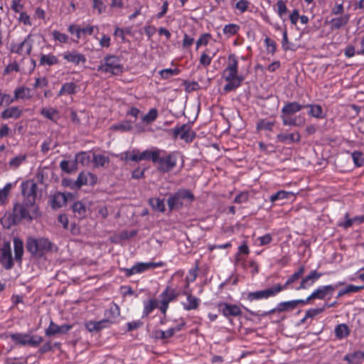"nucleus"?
<instances>
[{
	"mask_svg": "<svg viewBox=\"0 0 364 364\" xmlns=\"http://www.w3.org/2000/svg\"><path fill=\"white\" fill-rule=\"evenodd\" d=\"M238 60L235 54H230L228 59V65L223 76L228 83L224 87L225 92H231L240 86L243 77L238 75Z\"/></svg>",
	"mask_w": 364,
	"mask_h": 364,
	"instance_id": "1",
	"label": "nucleus"
},
{
	"mask_svg": "<svg viewBox=\"0 0 364 364\" xmlns=\"http://www.w3.org/2000/svg\"><path fill=\"white\" fill-rule=\"evenodd\" d=\"M41 216L38 205L29 206L25 202L16 203L14 206L13 213L9 216V220L13 225L19 223L22 220L32 221Z\"/></svg>",
	"mask_w": 364,
	"mask_h": 364,
	"instance_id": "2",
	"label": "nucleus"
},
{
	"mask_svg": "<svg viewBox=\"0 0 364 364\" xmlns=\"http://www.w3.org/2000/svg\"><path fill=\"white\" fill-rule=\"evenodd\" d=\"M194 200L195 196L191 191L181 188L168 197L167 205L170 211L178 210L184 205L190 204Z\"/></svg>",
	"mask_w": 364,
	"mask_h": 364,
	"instance_id": "3",
	"label": "nucleus"
},
{
	"mask_svg": "<svg viewBox=\"0 0 364 364\" xmlns=\"http://www.w3.org/2000/svg\"><path fill=\"white\" fill-rule=\"evenodd\" d=\"M53 243L47 238L29 237L26 241V250L32 256L42 257L52 250Z\"/></svg>",
	"mask_w": 364,
	"mask_h": 364,
	"instance_id": "4",
	"label": "nucleus"
},
{
	"mask_svg": "<svg viewBox=\"0 0 364 364\" xmlns=\"http://www.w3.org/2000/svg\"><path fill=\"white\" fill-rule=\"evenodd\" d=\"M97 71L119 75L123 73L124 67L121 64V59L119 56L107 55L97 67Z\"/></svg>",
	"mask_w": 364,
	"mask_h": 364,
	"instance_id": "5",
	"label": "nucleus"
},
{
	"mask_svg": "<svg viewBox=\"0 0 364 364\" xmlns=\"http://www.w3.org/2000/svg\"><path fill=\"white\" fill-rule=\"evenodd\" d=\"M179 153L172 151L167 154L165 151L161 154H157L156 164H159L158 170L163 173H168L176 166L179 156Z\"/></svg>",
	"mask_w": 364,
	"mask_h": 364,
	"instance_id": "6",
	"label": "nucleus"
},
{
	"mask_svg": "<svg viewBox=\"0 0 364 364\" xmlns=\"http://www.w3.org/2000/svg\"><path fill=\"white\" fill-rule=\"evenodd\" d=\"M21 193L23 196V201L29 206L37 205L36 204L37 196V184L33 180H28L21 183Z\"/></svg>",
	"mask_w": 364,
	"mask_h": 364,
	"instance_id": "7",
	"label": "nucleus"
},
{
	"mask_svg": "<svg viewBox=\"0 0 364 364\" xmlns=\"http://www.w3.org/2000/svg\"><path fill=\"white\" fill-rule=\"evenodd\" d=\"M10 338L18 345H28L32 347L38 346L43 341L41 336L21 333H11Z\"/></svg>",
	"mask_w": 364,
	"mask_h": 364,
	"instance_id": "8",
	"label": "nucleus"
},
{
	"mask_svg": "<svg viewBox=\"0 0 364 364\" xmlns=\"http://www.w3.org/2000/svg\"><path fill=\"white\" fill-rule=\"evenodd\" d=\"M279 292H281V288L274 285L264 290L248 293L247 295V299L250 301H252L254 300L268 299L269 297L274 296Z\"/></svg>",
	"mask_w": 364,
	"mask_h": 364,
	"instance_id": "9",
	"label": "nucleus"
},
{
	"mask_svg": "<svg viewBox=\"0 0 364 364\" xmlns=\"http://www.w3.org/2000/svg\"><path fill=\"white\" fill-rule=\"evenodd\" d=\"M172 132L174 138L179 137L186 142H191L196 136L195 132L191 130V125L188 124L176 127Z\"/></svg>",
	"mask_w": 364,
	"mask_h": 364,
	"instance_id": "10",
	"label": "nucleus"
},
{
	"mask_svg": "<svg viewBox=\"0 0 364 364\" xmlns=\"http://www.w3.org/2000/svg\"><path fill=\"white\" fill-rule=\"evenodd\" d=\"M299 304L304 305L306 304L304 299H297V300H292V301H284L278 304L276 308L270 310L265 314H273L274 312H285V311H290L292 310H294L297 308Z\"/></svg>",
	"mask_w": 364,
	"mask_h": 364,
	"instance_id": "11",
	"label": "nucleus"
},
{
	"mask_svg": "<svg viewBox=\"0 0 364 364\" xmlns=\"http://www.w3.org/2000/svg\"><path fill=\"white\" fill-rule=\"evenodd\" d=\"M338 287V284L320 287L316 289L309 297H307L306 299H304L306 304L312 299H323L328 294H332V293Z\"/></svg>",
	"mask_w": 364,
	"mask_h": 364,
	"instance_id": "12",
	"label": "nucleus"
},
{
	"mask_svg": "<svg viewBox=\"0 0 364 364\" xmlns=\"http://www.w3.org/2000/svg\"><path fill=\"white\" fill-rule=\"evenodd\" d=\"M32 50V41L30 36H28L21 43L11 46V52L20 55H28Z\"/></svg>",
	"mask_w": 364,
	"mask_h": 364,
	"instance_id": "13",
	"label": "nucleus"
},
{
	"mask_svg": "<svg viewBox=\"0 0 364 364\" xmlns=\"http://www.w3.org/2000/svg\"><path fill=\"white\" fill-rule=\"evenodd\" d=\"M0 263L6 269H10L14 266L11 247L9 242H5L3 247L0 248Z\"/></svg>",
	"mask_w": 364,
	"mask_h": 364,
	"instance_id": "14",
	"label": "nucleus"
},
{
	"mask_svg": "<svg viewBox=\"0 0 364 364\" xmlns=\"http://www.w3.org/2000/svg\"><path fill=\"white\" fill-rule=\"evenodd\" d=\"M303 108H304V105L299 104L297 102H287L285 103L284 106L282 107L281 110L280 117L284 121V119L290 118V116L299 112Z\"/></svg>",
	"mask_w": 364,
	"mask_h": 364,
	"instance_id": "15",
	"label": "nucleus"
},
{
	"mask_svg": "<svg viewBox=\"0 0 364 364\" xmlns=\"http://www.w3.org/2000/svg\"><path fill=\"white\" fill-rule=\"evenodd\" d=\"M323 273L318 272L316 270L311 271L310 273L302 278L300 285L296 288V290L299 291L301 289H305L312 286L313 284L318 280L321 276Z\"/></svg>",
	"mask_w": 364,
	"mask_h": 364,
	"instance_id": "16",
	"label": "nucleus"
},
{
	"mask_svg": "<svg viewBox=\"0 0 364 364\" xmlns=\"http://www.w3.org/2000/svg\"><path fill=\"white\" fill-rule=\"evenodd\" d=\"M97 176L90 172H81L79 173L75 185L77 188H80L84 185L93 186L97 183Z\"/></svg>",
	"mask_w": 364,
	"mask_h": 364,
	"instance_id": "17",
	"label": "nucleus"
},
{
	"mask_svg": "<svg viewBox=\"0 0 364 364\" xmlns=\"http://www.w3.org/2000/svg\"><path fill=\"white\" fill-rule=\"evenodd\" d=\"M219 311L225 317L239 316L242 314L240 306L235 304L222 303L219 305Z\"/></svg>",
	"mask_w": 364,
	"mask_h": 364,
	"instance_id": "18",
	"label": "nucleus"
},
{
	"mask_svg": "<svg viewBox=\"0 0 364 364\" xmlns=\"http://www.w3.org/2000/svg\"><path fill=\"white\" fill-rule=\"evenodd\" d=\"M71 328V325L64 324L58 326L51 321L48 328L46 330V335L48 336H52L56 334L65 333Z\"/></svg>",
	"mask_w": 364,
	"mask_h": 364,
	"instance_id": "19",
	"label": "nucleus"
},
{
	"mask_svg": "<svg viewBox=\"0 0 364 364\" xmlns=\"http://www.w3.org/2000/svg\"><path fill=\"white\" fill-rule=\"evenodd\" d=\"M277 139L279 142L287 144L299 143L301 141V135L297 131L291 134L279 133L277 136Z\"/></svg>",
	"mask_w": 364,
	"mask_h": 364,
	"instance_id": "20",
	"label": "nucleus"
},
{
	"mask_svg": "<svg viewBox=\"0 0 364 364\" xmlns=\"http://www.w3.org/2000/svg\"><path fill=\"white\" fill-rule=\"evenodd\" d=\"M63 58L68 62L72 63L76 65L85 63L87 60L83 54L77 53L76 50L65 52L63 54Z\"/></svg>",
	"mask_w": 364,
	"mask_h": 364,
	"instance_id": "21",
	"label": "nucleus"
},
{
	"mask_svg": "<svg viewBox=\"0 0 364 364\" xmlns=\"http://www.w3.org/2000/svg\"><path fill=\"white\" fill-rule=\"evenodd\" d=\"M343 360L348 364H360L364 360V351H355L352 353L346 354Z\"/></svg>",
	"mask_w": 364,
	"mask_h": 364,
	"instance_id": "22",
	"label": "nucleus"
},
{
	"mask_svg": "<svg viewBox=\"0 0 364 364\" xmlns=\"http://www.w3.org/2000/svg\"><path fill=\"white\" fill-rule=\"evenodd\" d=\"M350 15L344 14L338 18H333L331 20L330 23L331 26V29H339L343 26H345L349 21Z\"/></svg>",
	"mask_w": 364,
	"mask_h": 364,
	"instance_id": "23",
	"label": "nucleus"
},
{
	"mask_svg": "<svg viewBox=\"0 0 364 364\" xmlns=\"http://www.w3.org/2000/svg\"><path fill=\"white\" fill-rule=\"evenodd\" d=\"M78 86L74 83V82H66V83H64L58 94V96L60 97V96H62L63 95H75L77 91H78Z\"/></svg>",
	"mask_w": 364,
	"mask_h": 364,
	"instance_id": "24",
	"label": "nucleus"
},
{
	"mask_svg": "<svg viewBox=\"0 0 364 364\" xmlns=\"http://www.w3.org/2000/svg\"><path fill=\"white\" fill-rule=\"evenodd\" d=\"M164 151L156 149L155 151L146 150L139 154V159L142 160H151L154 164H156L157 154H161Z\"/></svg>",
	"mask_w": 364,
	"mask_h": 364,
	"instance_id": "25",
	"label": "nucleus"
},
{
	"mask_svg": "<svg viewBox=\"0 0 364 364\" xmlns=\"http://www.w3.org/2000/svg\"><path fill=\"white\" fill-rule=\"evenodd\" d=\"M183 294L187 296V303L183 304V307L186 310L190 311L196 309L198 307L200 300L191 294L184 291Z\"/></svg>",
	"mask_w": 364,
	"mask_h": 364,
	"instance_id": "26",
	"label": "nucleus"
},
{
	"mask_svg": "<svg viewBox=\"0 0 364 364\" xmlns=\"http://www.w3.org/2000/svg\"><path fill=\"white\" fill-rule=\"evenodd\" d=\"M283 124L285 126H292V127H303L305 123L306 120L304 117H301V115L296 116L294 117H290L289 119H284L282 122Z\"/></svg>",
	"mask_w": 364,
	"mask_h": 364,
	"instance_id": "27",
	"label": "nucleus"
},
{
	"mask_svg": "<svg viewBox=\"0 0 364 364\" xmlns=\"http://www.w3.org/2000/svg\"><path fill=\"white\" fill-rule=\"evenodd\" d=\"M21 114L22 112L18 107H11L6 109L4 112H2L1 114V117L3 119H17L21 117Z\"/></svg>",
	"mask_w": 364,
	"mask_h": 364,
	"instance_id": "28",
	"label": "nucleus"
},
{
	"mask_svg": "<svg viewBox=\"0 0 364 364\" xmlns=\"http://www.w3.org/2000/svg\"><path fill=\"white\" fill-rule=\"evenodd\" d=\"M67 203V198L65 193H58L53 196L52 199V208L57 209L61 208Z\"/></svg>",
	"mask_w": 364,
	"mask_h": 364,
	"instance_id": "29",
	"label": "nucleus"
},
{
	"mask_svg": "<svg viewBox=\"0 0 364 364\" xmlns=\"http://www.w3.org/2000/svg\"><path fill=\"white\" fill-rule=\"evenodd\" d=\"M305 107H309V114L313 117L318 118V119H322L324 117V115L323 114V109L321 105H304Z\"/></svg>",
	"mask_w": 364,
	"mask_h": 364,
	"instance_id": "30",
	"label": "nucleus"
},
{
	"mask_svg": "<svg viewBox=\"0 0 364 364\" xmlns=\"http://www.w3.org/2000/svg\"><path fill=\"white\" fill-rule=\"evenodd\" d=\"M14 95L16 100L30 99L31 98V90L23 86L18 87L14 90Z\"/></svg>",
	"mask_w": 364,
	"mask_h": 364,
	"instance_id": "31",
	"label": "nucleus"
},
{
	"mask_svg": "<svg viewBox=\"0 0 364 364\" xmlns=\"http://www.w3.org/2000/svg\"><path fill=\"white\" fill-rule=\"evenodd\" d=\"M163 265L162 262H139L136 264L134 266L136 269L137 273L143 272L147 269L155 268L157 267H161Z\"/></svg>",
	"mask_w": 364,
	"mask_h": 364,
	"instance_id": "32",
	"label": "nucleus"
},
{
	"mask_svg": "<svg viewBox=\"0 0 364 364\" xmlns=\"http://www.w3.org/2000/svg\"><path fill=\"white\" fill-rule=\"evenodd\" d=\"M75 164H80L82 166H88L91 161V158L87 152L82 151L75 155Z\"/></svg>",
	"mask_w": 364,
	"mask_h": 364,
	"instance_id": "33",
	"label": "nucleus"
},
{
	"mask_svg": "<svg viewBox=\"0 0 364 364\" xmlns=\"http://www.w3.org/2000/svg\"><path fill=\"white\" fill-rule=\"evenodd\" d=\"M59 63L58 59L53 55L42 54L40 58L41 65H53Z\"/></svg>",
	"mask_w": 364,
	"mask_h": 364,
	"instance_id": "34",
	"label": "nucleus"
},
{
	"mask_svg": "<svg viewBox=\"0 0 364 364\" xmlns=\"http://www.w3.org/2000/svg\"><path fill=\"white\" fill-rule=\"evenodd\" d=\"M14 244L15 258L16 260L21 261L23 253V243L20 239L15 238Z\"/></svg>",
	"mask_w": 364,
	"mask_h": 364,
	"instance_id": "35",
	"label": "nucleus"
},
{
	"mask_svg": "<svg viewBox=\"0 0 364 364\" xmlns=\"http://www.w3.org/2000/svg\"><path fill=\"white\" fill-rule=\"evenodd\" d=\"M73 210L75 214H77L79 218H82L85 216L87 208L85 205L80 202L77 201L73 205Z\"/></svg>",
	"mask_w": 364,
	"mask_h": 364,
	"instance_id": "36",
	"label": "nucleus"
},
{
	"mask_svg": "<svg viewBox=\"0 0 364 364\" xmlns=\"http://www.w3.org/2000/svg\"><path fill=\"white\" fill-rule=\"evenodd\" d=\"M158 307V301L156 299H150L144 303L142 318L146 317L156 308Z\"/></svg>",
	"mask_w": 364,
	"mask_h": 364,
	"instance_id": "37",
	"label": "nucleus"
},
{
	"mask_svg": "<svg viewBox=\"0 0 364 364\" xmlns=\"http://www.w3.org/2000/svg\"><path fill=\"white\" fill-rule=\"evenodd\" d=\"M92 161L95 167H103L105 164L109 163V159L107 156L104 155L93 154Z\"/></svg>",
	"mask_w": 364,
	"mask_h": 364,
	"instance_id": "38",
	"label": "nucleus"
},
{
	"mask_svg": "<svg viewBox=\"0 0 364 364\" xmlns=\"http://www.w3.org/2000/svg\"><path fill=\"white\" fill-rule=\"evenodd\" d=\"M60 167L64 172L70 173L77 170L76 164L75 161H68L63 160L60 164Z\"/></svg>",
	"mask_w": 364,
	"mask_h": 364,
	"instance_id": "39",
	"label": "nucleus"
},
{
	"mask_svg": "<svg viewBox=\"0 0 364 364\" xmlns=\"http://www.w3.org/2000/svg\"><path fill=\"white\" fill-rule=\"evenodd\" d=\"M149 204L155 210H158L161 213L165 211V204L162 199L159 198H151L149 200Z\"/></svg>",
	"mask_w": 364,
	"mask_h": 364,
	"instance_id": "40",
	"label": "nucleus"
},
{
	"mask_svg": "<svg viewBox=\"0 0 364 364\" xmlns=\"http://www.w3.org/2000/svg\"><path fill=\"white\" fill-rule=\"evenodd\" d=\"M160 296L162 301H166V302L169 304L176 298L177 294L173 289H170L167 287L166 290L161 293Z\"/></svg>",
	"mask_w": 364,
	"mask_h": 364,
	"instance_id": "41",
	"label": "nucleus"
},
{
	"mask_svg": "<svg viewBox=\"0 0 364 364\" xmlns=\"http://www.w3.org/2000/svg\"><path fill=\"white\" fill-rule=\"evenodd\" d=\"M293 196L291 192H287L285 191H279L277 193L272 194L270 196V201L274 203L277 200H281L285 198H289V196Z\"/></svg>",
	"mask_w": 364,
	"mask_h": 364,
	"instance_id": "42",
	"label": "nucleus"
},
{
	"mask_svg": "<svg viewBox=\"0 0 364 364\" xmlns=\"http://www.w3.org/2000/svg\"><path fill=\"white\" fill-rule=\"evenodd\" d=\"M335 334L338 338L347 336L349 334L348 327L344 323L338 325L335 328Z\"/></svg>",
	"mask_w": 364,
	"mask_h": 364,
	"instance_id": "43",
	"label": "nucleus"
},
{
	"mask_svg": "<svg viewBox=\"0 0 364 364\" xmlns=\"http://www.w3.org/2000/svg\"><path fill=\"white\" fill-rule=\"evenodd\" d=\"M274 125V121H267L266 119H262L257 124V129L258 130H266L272 131Z\"/></svg>",
	"mask_w": 364,
	"mask_h": 364,
	"instance_id": "44",
	"label": "nucleus"
},
{
	"mask_svg": "<svg viewBox=\"0 0 364 364\" xmlns=\"http://www.w3.org/2000/svg\"><path fill=\"white\" fill-rule=\"evenodd\" d=\"M179 73H180V70L178 68H174V69L166 68V69L161 70L159 72V74H160L161 78L167 80L172 76L178 75Z\"/></svg>",
	"mask_w": 364,
	"mask_h": 364,
	"instance_id": "45",
	"label": "nucleus"
},
{
	"mask_svg": "<svg viewBox=\"0 0 364 364\" xmlns=\"http://www.w3.org/2000/svg\"><path fill=\"white\" fill-rule=\"evenodd\" d=\"M240 30V26L235 23H230L225 25L223 28V33L228 36H233L237 33Z\"/></svg>",
	"mask_w": 364,
	"mask_h": 364,
	"instance_id": "46",
	"label": "nucleus"
},
{
	"mask_svg": "<svg viewBox=\"0 0 364 364\" xmlns=\"http://www.w3.org/2000/svg\"><path fill=\"white\" fill-rule=\"evenodd\" d=\"M198 268V261H196L195 267L189 270L188 274L186 278L187 287L189 285L190 282H194L197 278Z\"/></svg>",
	"mask_w": 364,
	"mask_h": 364,
	"instance_id": "47",
	"label": "nucleus"
},
{
	"mask_svg": "<svg viewBox=\"0 0 364 364\" xmlns=\"http://www.w3.org/2000/svg\"><path fill=\"white\" fill-rule=\"evenodd\" d=\"M299 279H300V277L294 272L293 274H291L288 278V279L287 280V282H285V284L284 285L278 284H277L275 286L276 287H279L281 288V291H282L289 288V287L290 285H291L292 284H294L296 282H297Z\"/></svg>",
	"mask_w": 364,
	"mask_h": 364,
	"instance_id": "48",
	"label": "nucleus"
},
{
	"mask_svg": "<svg viewBox=\"0 0 364 364\" xmlns=\"http://www.w3.org/2000/svg\"><path fill=\"white\" fill-rule=\"evenodd\" d=\"M352 158L355 165L358 167L364 166V154L360 151H354Z\"/></svg>",
	"mask_w": 364,
	"mask_h": 364,
	"instance_id": "49",
	"label": "nucleus"
},
{
	"mask_svg": "<svg viewBox=\"0 0 364 364\" xmlns=\"http://www.w3.org/2000/svg\"><path fill=\"white\" fill-rule=\"evenodd\" d=\"M92 8L97 11L98 14L105 12L107 6L102 0H92Z\"/></svg>",
	"mask_w": 364,
	"mask_h": 364,
	"instance_id": "50",
	"label": "nucleus"
},
{
	"mask_svg": "<svg viewBox=\"0 0 364 364\" xmlns=\"http://www.w3.org/2000/svg\"><path fill=\"white\" fill-rule=\"evenodd\" d=\"M264 43L267 47V53H271L272 55L274 54V53L276 52V49H277L276 42L274 40L271 39L270 38L266 37L264 38Z\"/></svg>",
	"mask_w": 364,
	"mask_h": 364,
	"instance_id": "51",
	"label": "nucleus"
},
{
	"mask_svg": "<svg viewBox=\"0 0 364 364\" xmlns=\"http://www.w3.org/2000/svg\"><path fill=\"white\" fill-rule=\"evenodd\" d=\"M26 155H18L9 161V166L12 168H18L24 161H26Z\"/></svg>",
	"mask_w": 364,
	"mask_h": 364,
	"instance_id": "52",
	"label": "nucleus"
},
{
	"mask_svg": "<svg viewBox=\"0 0 364 364\" xmlns=\"http://www.w3.org/2000/svg\"><path fill=\"white\" fill-rule=\"evenodd\" d=\"M155 335L156 338L166 339L173 336V330L171 328H169L166 331L159 330L156 331Z\"/></svg>",
	"mask_w": 364,
	"mask_h": 364,
	"instance_id": "53",
	"label": "nucleus"
},
{
	"mask_svg": "<svg viewBox=\"0 0 364 364\" xmlns=\"http://www.w3.org/2000/svg\"><path fill=\"white\" fill-rule=\"evenodd\" d=\"M157 114V110L156 109H151L143 117L142 120L146 123H151L156 119Z\"/></svg>",
	"mask_w": 364,
	"mask_h": 364,
	"instance_id": "54",
	"label": "nucleus"
},
{
	"mask_svg": "<svg viewBox=\"0 0 364 364\" xmlns=\"http://www.w3.org/2000/svg\"><path fill=\"white\" fill-rule=\"evenodd\" d=\"M41 114L43 117H46L52 121H54L53 116L55 114H57L58 112L55 109H53V108H51V109L43 108L41 110Z\"/></svg>",
	"mask_w": 364,
	"mask_h": 364,
	"instance_id": "55",
	"label": "nucleus"
},
{
	"mask_svg": "<svg viewBox=\"0 0 364 364\" xmlns=\"http://www.w3.org/2000/svg\"><path fill=\"white\" fill-rule=\"evenodd\" d=\"M52 35L53 38L60 43H66L68 40V36L65 33H60L58 31H53Z\"/></svg>",
	"mask_w": 364,
	"mask_h": 364,
	"instance_id": "56",
	"label": "nucleus"
},
{
	"mask_svg": "<svg viewBox=\"0 0 364 364\" xmlns=\"http://www.w3.org/2000/svg\"><path fill=\"white\" fill-rule=\"evenodd\" d=\"M325 310V306L323 308L311 309L306 312V318H314V316L322 313Z\"/></svg>",
	"mask_w": 364,
	"mask_h": 364,
	"instance_id": "57",
	"label": "nucleus"
},
{
	"mask_svg": "<svg viewBox=\"0 0 364 364\" xmlns=\"http://www.w3.org/2000/svg\"><path fill=\"white\" fill-rule=\"evenodd\" d=\"M210 37L211 36L209 33H204L201 35L199 39L196 41V48H198L202 45H206Z\"/></svg>",
	"mask_w": 364,
	"mask_h": 364,
	"instance_id": "58",
	"label": "nucleus"
},
{
	"mask_svg": "<svg viewBox=\"0 0 364 364\" xmlns=\"http://www.w3.org/2000/svg\"><path fill=\"white\" fill-rule=\"evenodd\" d=\"M277 13L279 17H282L284 14H285L287 11V7L285 3L282 1H278L277 2Z\"/></svg>",
	"mask_w": 364,
	"mask_h": 364,
	"instance_id": "59",
	"label": "nucleus"
},
{
	"mask_svg": "<svg viewBox=\"0 0 364 364\" xmlns=\"http://www.w3.org/2000/svg\"><path fill=\"white\" fill-rule=\"evenodd\" d=\"M132 124L129 122H126L124 123L119 124L117 125H114L113 127V129L115 130H121L123 132H127L130 131L132 129Z\"/></svg>",
	"mask_w": 364,
	"mask_h": 364,
	"instance_id": "60",
	"label": "nucleus"
},
{
	"mask_svg": "<svg viewBox=\"0 0 364 364\" xmlns=\"http://www.w3.org/2000/svg\"><path fill=\"white\" fill-rule=\"evenodd\" d=\"M249 193L248 192H242L238 194L234 199V202L236 203H242L248 200Z\"/></svg>",
	"mask_w": 364,
	"mask_h": 364,
	"instance_id": "61",
	"label": "nucleus"
},
{
	"mask_svg": "<svg viewBox=\"0 0 364 364\" xmlns=\"http://www.w3.org/2000/svg\"><path fill=\"white\" fill-rule=\"evenodd\" d=\"M184 85H186V91L188 92H191L195 90H198L200 87L199 85L196 82H185Z\"/></svg>",
	"mask_w": 364,
	"mask_h": 364,
	"instance_id": "62",
	"label": "nucleus"
},
{
	"mask_svg": "<svg viewBox=\"0 0 364 364\" xmlns=\"http://www.w3.org/2000/svg\"><path fill=\"white\" fill-rule=\"evenodd\" d=\"M248 1L246 0H240L236 3L235 8L240 10L242 13L246 11L248 9Z\"/></svg>",
	"mask_w": 364,
	"mask_h": 364,
	"instance_id": "63",
	"label": "nucleus"
},
{
	"mask_svg": "<svg viewBox=\"0 0 364 364\" xmlns=\"http://www.w3.org/2000/svg\"><path fill=\"white\" fill-rule=\"evenodd\" d=\"M200 64L203 66H208L211 63L212 58L207 55L205 53H203L200 58Z\"/></svg>",
	"mask_w": 364,
	"mask_h": 364,
	"instance_id": "64",
	"label": "nucleus"
}]
</instances>
